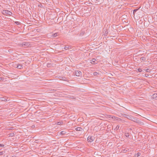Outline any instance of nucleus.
I'll return each instance as SVG.
<instances>
[{
  "label": "nucleus",
  "instance_id": "1",
  "mask_svg": "<svg viewBox=\"0 0 157 157\" xmlns=\"http://www.w3.org/2000/svg\"><path fill=\"white\" fill-rule=\"evenodd\" d=\"M139 9L140 8L134 10H133V14L134 15L136 13V14L139 16V17H140L144 16V13L141 10H140Z\"/></svg>",
  "mask_w": 157,
  "mask_h": 157
},
{
  "label": "nucleus",
  "instance_id": "2",
  "mask_svg": "<svg viewBox=\"0 0 157 157\" xmlns=\"http://www.w3.org/2000/svg\"><path fill=\"white\" fill-rule=\"evenodd\" d=\"M2 14L5 15L11 16L12 13L7 10H3L2 11Z\"/></svg>",
  "mask_w": 157,
  "mask_h": 157
},
{
  "label": "nucleus",
  "instance_id": "3",
  "mask_svg": "<svg viewBox=\"0 0 157 157\" xmlns=\"http://www.w3.org/2000/svg\"><path fill=\"white\" fill-rule=\"evenodd\" d=\"M121 115L122 117L127 118L129 120L130 119V118L131 117V115H128L124 113H122Z\"/></svg>",
  "mask_w": 157,
  "mask_h": 157
},
{
  "label": "nucleus",
  "instance_id": "4",
  "mask_svg": "<svg viewBox=\"0 0 157 157\" xmlns=\"http://www.w3.org/2000/svg\"><path fill=\"white\" fill-rule=\"evenodd\" d=\"M75 75L77 76H82V72L78 70H76L75 71Z\"/></svg>",
  "mask_w": 157,
  "mask_h": 157
},
{
  "label": "nucleus",
  "instance_id": "5",
  "mask_svg": "<svg viewBox=\"0 0 157 157\" xmlns=\"http://www.w3.org/2000/svg\"><path fill=\"white\" fill-rule=\"evenodd\" d=\"M94 137L92 136H89L87 138V141L91 142L94 141Z\"/></svg>",
  "mask_w": 157,
  "mask_h": 157
},
{
  "label": "nucleus",
  "instance_id": "6",
  "mask_svg": "<svg viewBox=\"0 0 157 157\" xmlns=\"http://www.w3.org/2000/svg\"><path fill=\"white\" fill-rule=\"evenodd\" d=\"M130 120L136 123V122H137V118L131 116V117H130Z\"/></svg>",
  "mask_w": 157,
  "mask_h": 157
},
{
  "label": "nucleus",
  "instance_id": "7",
  "mask_svg": "<svg viewBox=\"0 0 157 157\" xmlns=\"http://www.w3.org/2000/svg\"><path fill=\"white\" fill-rule=\"evenodd\" d=\"M144 22V21L142 20L141 19H140L139 20L138 22L137 21L136 24L137 23L138 25H143L142 23Z\"/></svg>",
  "mask_w": 157,
  "mask_h": 157
},
{
  "label": "nucleus",
  "instance_id": "8",
  "mask_svg": "<svg viewBox=\"0 0 157 157\" xmlns=\"http://www.w3.org/2000/svg\"><path fill=\"white\" fill-rule=\"evenodd\" d=\"M144 25H141L140 27L143 28H144L145 27H147L149 25L147 23H145V22H144Z\"/></svg>",
  "mask_w": 157,
  "mask_h": 157
},
{
  "label": "nucleus",
  "instance_id": "9",
  "mask_svg": "<svg viewBox=\"0 0 157 157\" xmlns=\"http://www.w3.org/2000/svg\"><path fill=\"white\" fill-rule=\"evenodd\" d=\"M0 100L6 101H7V99L6 98V97H1L0 98Z\"/></svg>",
  "mask_w": 157,
  "mask_h": 157
},
{
  "label": "nucleus",
  "instance_id": "10",
  "mask_svg": "<svg viewBox=\"0 0 157 157\" xmlns=\"http://www.w3.org/2000/svg\"><path fill=\"white\" fill-rule=\"evenodd\" d=\"M136 123L139 124L140 125H142L144 124V122H143L139 120H137V122H136Z\"/></svg>",
  "mask_w": 157,
  "mask_h": 157
},
{
  "label": "nucleus",
  "instance_id": "11",
  "mask_svg": "<svg viewBox=\"0 0 157 157\" xmlns=\"http://www.w3.org/2000/svg\"><path fill=\"white\" fill-rule=\"evenodd\" d=\"M156 98H157V93L154 94L151 96V98L153 99Z\"/></svg>",
  "mask_w": 157,
  "mask_h": 157
},
{
  "label": "nucleus",
  "instance_id": "12",
  "mask_svg": "<svg viewBox=\"0 0 157 157\" xmlns=\"http://www.w3.org/2000/svg\"><path fill=\"white\" fill-rule=\"evenodd\" d=\"M85 32L83 30H81L80 33L79 34V36H83L84 34H85Z\"/></svg>",
  "mask_w": 157,
  "mask_h": 157
},
{
  "label": "nucleus",
  "instance_id": "13",
  "mask_svg": "<svg viewBox=\"0 0 157 157\" xmlns=\"http://www.w3.org/2000/svg\"><path fill=\"white\" fill-rule=\"evenodd\" d=\"M75 129L76 131H82V130H83V129L80 127H77Z\"/></svg>",
  "mask_w": 157,
  "mask_h": 157
},
{
  "label": "nucleus",
  "instance_id": "14",
  "mask_svg": "<svg viewBox=\"0 0 157 157\" xmlns=\"http://www.w3.org/2000/svg\"><path fill=\"white\" fill-rule=\"evenodd\" d=\"M59 78L60 80H65V79L66 78L65 77L63 76H59Z\"/></svg>",
  "mask_w": 157,
  "mask_h": 157
},
{
  "label": "nucleus",
  "instance_id": "15",
  "mask_svg": "<svg viewBox=\"0 0 157 157\" xmlns=\"http://www.w3.org/2000/svg\"><path fill=\"white\" fill-rule=\"evenodd\" d=\"M96 59L94 58L92 59L91 60H90V63L92 64H94L95 63Z\"/></svg>",
  "mask_w": 157,
  "mask_h": 157
},
{
  "label": "nucleus",
  "instance_id": "16",
  "mask_svg": "<svg viewBox=\"0 0 157 157\" xmlns=\"http://www.w3.org/2000/svg\"><path fill=\"white\" fill-rule=\"evenodd\" d=\"M22 46H28V43L23 42L21 44Z\"/></svg>",
  "mask_w": 157,
  "mask_h": 157
},
{
  "label": "nucleus",
  "instance_id": "17",
  "mask_svg": "<svg viewBox=\"0 0 157 157\" xmlns=\"http://www.w3.org/2000/svg\"><path fill=\"white\" fill-rule=\"evenodd\" d=\"M64 48V49L67 50L69 49V48H71V47L70 46H65Z\"/></svg>",
  "mask_w": 157,
  "mask_h": 157
},
{
  "label": "nucleus",
  "instance_id": "18",
  "mask_svg": "<svg viewBox=\"0 0 157 157\" xmlns=\"http://www.w3.org/2000/svg\"><path fill=\"white\" fill-rule=\"evenodd\" d=\"M17 68L19 69H21L22 68H23V66L20 64H19L17 65Z\"/></svg>",
  "mask_w": 157,
  "mask_h": 157
},
{
  "label": "nucleus",
  "instance_id": "19",
  "mask_svg": "<svg viewBox=\"0 0 157 157\" xmlns=\"http://www.w3.org/2000/svg\"><path fill=\"white\" fill-rule=\"evenodd\" d=\"M67 132L65 131H62L60 132V134L62 135H64L66 134Z\"/></svg>",
  "mask_w": 157,
  "mask_h": 157
},
{
  "label": "nucleus",
  "instance_id": "20",
  "mask_svg": "<svg viewBox=\"0 0 157 157\" xmlns=\"http://www.w3.org/2000/svg\"><path fill=\"white\" fill-rule=\"evenodd\" d=\"M63 124V121H59L57 122V125H59L60 124Z\"/></svg>",
  "mask_w": 157,
  "mask_h": 157
},
{
  "label": "nucleus",
  "instance_id": "21",
  "mask_svg": "<svg viewBox=\"0 0 157 157\" xmlns=\"http://www.w3.org/2000/svg\"><path fill=\"white\" fill-rule=\"evenodd\" d=\"M14 136V134L13 133H11L9 134V136L11 137L13 136Z\"/></svg>",
  "mask_w": 157,
  "mask_h": 157
},
{
  "label": "nucleus",
  "instance_id": "22",
  "mask_svg": "<svg viewBox=\"0 0 157 157\" xmlns=\"http://www.w3.org/2000/svg\"><path fill=\"white\" fill-rule=\"evenodd\" d=\"M141 60L143 61H145L146 60V58L144 57H142L140 58Z\"/></svg>",
  "mask_w": 157,
  "mask_h": 157
},
{
  "label": "nucleus",
  "instance_id": "23",
  "mask_svg": "<svg viewBox=\"0 0 157 157\" xmlns=\"http://www.w3.org/2000/svg\"><path fill=\"white\" fill-rule=\"evenodd\" d=\"M58 33H53L52 34V36L53 37H56L57 36Z\"/></svg>",
  "mask_w": 157,
  "mask_h": 157
},
{
  "label": "nucleus",
  "instance_id": "24",
  "mask_svg": "<svg viewBox=\"0 0 157 157\" xmlns=\"http://www.w3.org/2000/svg\"><path fill=\"white\" fill-rule=\"evenodd\" d=\"M108 31L107 30H106L105 32V34H104V35L105 36H107V35L108 34Z\"/></svg>",
  "mask_w": 157,
  "mask_h": 157
},
{
  "label": "nucleus",
  "instance_id": "25",
  "mask_svg": "<svg viewBox=\"0 0 157 157\" xmlns=\"http://www.w3.org/2000/svg\"><path fill=\"white\" fill-rule=\"evenodd\" d=\"M120 126L119 125H117L116 127V128L114 129V130H118Z\"/></svg>",
  "mask_w": 157,
  "mask_h": 157
},
{
  "label": "nucleus",
  "instance_id": "26",
  "mask_svg": "<svg viewBox=\"0 0 157 157\" xmlns=\"http://www.w3.org/2000/svg\"><path fill=\"white\" fill-rule=\"evenodd\" d=\"M98 74H99L98 73L96 72H94L93 73V75L94 76L97 75Z\"/></svg>",
  "mask_w": 157,
  "mask_h": 157
},
{
  "label": "nucleus",
  "instance_id": "27",
  "mask_svg": "<svg viewBox=\"0 0 157 157\" xmlns=\"http://www.w3.org/2000/svg\"><path fill=\"white\" fill-rule=\"evenodd\" d=\"M122 151V152L123 153H125L126 152H127V150H126L125 149H123Z\"/></svg>",
  "mask_w": 157,
  "mask_h": 157
},
{
  "label": "nucleus",
  "instance_id": "28",
  "mask_svg": "<svg viewBox=\"0 0 157 157\" xmlns=\"http://www.w3.org/2000/svg\"><path fill=\"white\" fill-rule=\"evenodd\" d=\"M38 6H39V7H41V8H43V6L41 4V3H40L38 5Z\"/></svg>",
  "mask_w": 157,
  "mask_h": 157
},
{
  "label": "nucleus",
  "instance_id": "29",
  "mask_svg": "<svg viewBox=\"0 0 157 157\" xmlns=\"http://www.w3.org/2000/svg\"><path fill=\"white\" fill-rule=\"evenodd\" d=\"M15 23L17 25H19L20 24V22L19 21H15Z\"/></svg>",
  "mask_w": 157,
  "mask_h": 157
},
{
  "label": "nucleus",
  "instance_id": "30",
  "mask_svg": "<svg viewBox=\"0 0 157 157\" xmlns=\"http://www.w3.org/2000/svg\"><path fill=\"white\" fill-rule=\"evenodd\" d=\"M140 153H139V152H138V153H136V156H137V157H138V156H140Z\"/></svg>",
  "mask_w": 157,
  "mask_h": 157
},
{
  "label": "nucleus",
  "instance_id": "31",
  "mask_svg": "<svg viewBox=\"0 0 157 157\" xmlns=\"http://www.w3.org/2000/svg\"><path fill=\"white\" fill-rule=\"evenodd\" d=\"M125 136L127 137H128L129 136V134L128 133H125Z\"/></svg>",
  "mask_w": 157,
  "mask_h": 157
},
{
  "label": "nucleus",
  "instance_id": "32",
  "mask_svg": "<svg viewBox=\"0 0 157 157\" xmlns=\"http://www.w3.org/2000/svg\"><path fill=\"white\" fill-rule=\"evenodd\" d=\"M3 151L0 152V155H2L3 154Z\"/></svg>",
  "mask_w": 157,
  "mask_h": 157
},
{
  "label": "nucleus",
  "instance_id": "33",
  "mask_svg": "<svg viewBox=\"0 0 157 157\" xmlns=\"http://www.w3.org/2000/svg\"><path fill=\"white\" fill-rule=\"evenodd\" d=\"M138 71L140 72L142 71V69L140 68H139L138 69Z\"/></svg>",
  "mask_w": 157,
  "mask_h": 157
},
{
  "label": "nucleus",
  "instance_id": "34",
  "mask_svg": "<svg viewBox=\"0 0 157 157\" xmlns=\"http://www.w3.org/2000/svg\"><path fill=\"white\" fill-rule=\"evenodd\" d=\"M4 145L3 144H0V147H4Z\"/></svg>",
  "mask_w": 157,
  "mask_h": 157
},
{
  "label": "nucleus",
  "instance_id": "35",
  "mask_svg": "<svg viewBox=\"0 0 157 157\" xmlns=\"http://www.w3.org/2000/svg\"><path fill=\"white\" fill-rule=\"evenodd\" d=\"M88 9H89V11H90L91 10V8L90 7H89Z\"/></svg>",
  "mask_w": 157,
  "mask_h": 157
},
{
  "label": "nucleus",
  "instance_id": "36",
  "mask_svg": "<svg viewBox=\"0 0 157 157\" xmlns=\"http://www.w3.org/2000/svg\"><path fill=\"white\" fill-rule=\"evenodd\" d=\"M111 118L113 119H115V117L114 116H112L111 117Z\"/></svg>",
  "mask_w": 157,
  "mask_h": 157
},
{
  "label": "nucleus",
  "instance_id": "37",
  "mask_svg": "<svg viewBox=\"0 0 157 157\" xmlns=\"http://www.w3.org/2000/svg\"><path fill=\"white\" fill-rule=\"evenodd\" d=\"M50 64H50V63H48L47 64V66L48 67V66L49 65H50Z\"/></svg>",
  "mask_w": 157,
  "mask_h": 157
},
{
  "label": "nucleus",
  "instance_id": "38",
  "mask_svg": "<svg viewBox=\"0 0 157 157\" xmlns=\"http://www.w3.org/2000/svg\"><path fill=\"white\" fill-rule=\"evenodd\" d=\"M3 79V78H1V77H0V81L2 80Z\"/></svg>",
  "mask_w": 157,
  "mask_h": 157
},
{
  "label": "nucleus",
  "instance_id": "39",
  "mask_svg": "<svg viewBox=\"0 0 157 157\" xmlns=\"http://www.w3.org/2000/svg\"><path fill=\"white\" fill-rule=\"evenodd\" d=\"M109 118H111V117L112 116H111V115H109Z\"/></svg>",
  "mask_w": 157,
  "mask_h": 157
},
{
  "label": "nucleus",
  "instance_id": "40",
  "mask_svg": "<svg viewBox=\"0 0 157 157\" xmlns=\"http://www.w3.org/2000/svg\"><path fill=\"white\" fill-rule=\"evenodd\" d=\"M148 70H149V69H147V70H147V71H148Z\"/></svg>",
  "mask_w": 157,
  "mask_h": 157
},
{
  "label": "nucleus",
  "instance_id": "41",
  "mask_svg": "<svg viewBox=\"0 0 157 157\" xmlns=\"http://www.w3.org/2000/svg\"><path fill=\"white\" fill-rule=\"evenodd\" d=\"M119 119L121 120V118H119Z\"/></svg>",
  "mask_w": 157,
  "mask_h": 157
}]
</instances>
